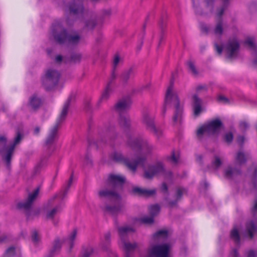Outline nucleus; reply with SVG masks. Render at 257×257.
<instances>
[{
	"label": "nucleus",
	"mask_w": 257,
	"mask_h": 257,
	"mask_svg": "<svg viewBox=\"0 0 257 257\" xmlns=\"http://www.w3.org/2000/svg\"><path fill=\"white\" fill-rule=\"evenodd\" d=\"M124 181L125 178L123 176L111 174L108 178L105 187L98 191V194L100 198H109L117 204L113 206L106 207V210L112 214H116L121 211V207L119 204L120 196L116 191L121 188Z\"/></svg>",
	"instance_id": "nucleus-1"
},
{
	"label": "nucleus",
	"mask_w": 257,
	"mask_h": 257,
	"mask_svg": "<svg viewBox=\"0 0 257 257\" xmlns=\"http://www.w3.org/2000/svg\"><path fill=\"white\" fill-rule=\"evenodd\" d=\"M167 108H171L173 110L172 121L174 124L180 123L183 112V105L181 103L178 94L175 91L173 83L171 82L168 87L165 98L164 107L163 113H165Z\"/></svg>",
	"instance_id": "nucleus-2"
},
{
	"label": "nucleus",
	"mask_w": 257,
	"mask_h": 257,
	"mask_svg": "<svg viewBox=\"0 0 257 257\" xmlns=\"http://www.w3.org/2000/svg\"><path fill=\"white\" fill-rule=\"evenodd\" d=\"M52 33L55 40L60 44H66L70 46L78 45L81 39V36L76 32L68 33L59 24L53 26Z\"/></svg>",
	"instance_id": "nucleus-3"
},
{
	"label": "nucleus",
	"mask_w": 257,
	"mask_h": 257,
	"mask_svg": "<svg viewBox=\"0 0 257 257\" xmlns=\"http://www.w3.org/2000/svg\"><path fill=\"white\" fill-rule=\"evenodd\" d=\"M117 230L119 236L118 245L125 252V257H132L134 251L138 247L136 242H131L127 239V234L134 231V229L128 226L118 227Z\"/></svg>",
	"instance_id": "nucleus-4"
},
{
	"label": "nucleus",
	"mask_w": 257,
	"mask_h": 257,
	"mask_svg": "<svg viewBox=\"0 0 257 257\" xmlns=\"http://www.w3.org/2000/svg\"><path fill=\"white\" fill-rule=\"evenodd\" d=\"M111 158L117 162L124 163L131 170L135 172L139 166H144L146 158L136 156V159L133 161H130L128 159L123 157L120 153L114 152L111 155Z\"/></svg>",
	"instance_id": "nucleus-5"
},
{
	"label": "nucleus",
	"mask_w": 257,
	"mask_h": 257,
	"mask_svg": "<svg viewBox=\"0 0 257 257\" xmlns=\"http://www.w3.org/2000/svg\"><path fill=\"white\" fill-rule=\"evenodd\" d=\"M60 78L59 72L54 69H48L42 78V84L47 91L52 90L58 84Z\"/></svg>",
	"instance_id": "nucleus-6"
},
{
	"label": "nucleus",
	"mask_w": 257,
	"mask_h": 257,
	"mask_svg": "<svg viewBox=\"0 0 257 257\" xmlns=\"http://www.w3.org/2000/svg\"><path fill=\"white\" fill-rule=\"evenodd\" d=\"M160 175H163L165 177L172 176L170 171L166 172L164 165L161 162L150 165L144 169V177L147 179H151L154 176Z\"/></svg>",
	"instance_id": "nucleus-7"
},
{
	"label": "nucleus",
	"mask_w": 257,
	"mask_h": 257,
	"mask_svg": "<svg viewBox=\"0 0 257 257\" xmlns=\"http://www.w3.org/2000/svg\"><path fill=\"white\" fill-rule=\"evenodd\" d=\"M128 145L136 152H143L146 153H151L155 149L154 147L150 144L147 140L142 138H130L127 141Z\"/></svg>",
	"instance_id": "nucleus-8"
},
{
	"label": "nucleus",
	"mask_w": 257,
	"mask_h": 257,
	"mask_svg": "<svg viewBox=\"0 0 257 257\" xmlns=\"http://www.w3.org/2000/svg\"><path fill=\"white\" fill-rule=\"evenodd\" d=\"M222 125L219 119L212 120L200 127L197 132V136L201 139L203 136H210L218 133Z\"/></svg>",
	"instance_id": "nucleus-9"
},
{
	"label": "nucleus",
	"mask_w": 257,
	"mask_h": 257,
	"mask_svg": "<svg viewBox=\"0 0 257 257\" xmlns=\"http://www.w3.org/2000/svg\"><path fill=\"white\" fill-rule=\"evenodd\" d=\"M253 220L248 221L246 225L244 235L252 239L254 234L257 232V200L255 201L252 210Z\"/></svg>",
	"instance_id": "nucleus-10"
},
{
	"label": "nucleus",
	"mask_w": 257,
	"mask_h": 257,
	"mask_svg": "<svg viewBox=\"0 0 257 257\" xmlns=\"http://www.w3.org/2000/svg\"><path fill=\"white\" fill-rule=\"evenodd\" d=\"M170 248L168 244L154 245L149 249V257H169Z\"/></svg>",
	"instance_id": "nucleus-11"
},
{
	"label": "nucleus",
	"mask_w": 257,
	"mask_h": 257,
	"mask_svg": "<svg viewBox=\"0 0 257 257\" xmlns=\"http://www.w3.org/2000/svg\"><path fill=\"white\" fill-rule=\"evenodd\" d=\"M39 192V189L38 188L35 189L32 193L29 195L28 198L26 201L20 202L17 204L18 207L19 209L25 210L28 216H29V213L31 210L32 204L37 197Z\"/></svg>",
	"instance_id": "nucleus-12"
},
{
	"label": "nucleus",
	"mask_w": 257,
	"mask_h": 257,
	"mask_svg": "<svg viewBox=\"0 0 257 257\" xmlns=\"http://www.w3.org/2000/svg\"><path fill=\"white\" fill-rule=\"evenodd\" d=\"M23 138V134L21 133L20 131H18L16 133V136L14 139L13 144L7 150L6 155L4 157V159L8 166H9L10 165L12 156L14 153L16 146L20 143Z\"/></svg>",
	"instance_id": "nucleus-13"
},
{
	"label": "nucleus",
	"mask_w": 257,
	"mask_h": 257,
	"mask_svg": "<svg viewBox=\"0 0 257 257\" xmlns=\"http://www.w3.org/2000/svg\"><path fill=\"white\" fill-rule=\"evenodd\" d=\"M201 30L202 32L208 33L212 32L215 36H220L223 32V23L222 20H219L216 23L215 27L213 30H211L210 28L204 24H202L200 25Z\"/></svg>",
	"instance_id": "nucleus-14"
},
{
	"label": "nucleus",
	"mask_w": 257,
	"mask_h": 257,
	"mask_svg": "<svg viewBox=\"0 0 257 257\" xmlns=\"http://www.w3.org/2000/svg\"><path fill=\"white\" fill-rule=\"evenodd\" d=\"M239 46V43L236 39H233L229 41L225 46V50L229 58H233L236 57Z\"/></svg>",
	"instance_id": "nucleus-15"
},
{
	"label": "nucleus",
	"mask_w": 257,
	"mask_h": 257,
	"mask_svg": "<svg viewBox=\"0 0 257 257\" xmlns=\"http://www.w3.org/2000/svg\"><path fill=\"white\" fill-rule=\"evenodd\" d=\"M57 197V195H55L53 198L49 200L45 207L46 216L47 218L52 219L58 213L61 211V207L60 206H56L53 208H49V206L52 203L53 201Z\"/></svg>",
	"instance_id": "nucleus-16"
},
{
	"label": "nucleus",
	"mask_w": 257,
	"mask_h": 257,
	"mask_svg": "<svg viewBox=\"0 0 257 257\" xmlns=\"http://www.w3.org/2000/svg\"><path fill=\"white\" fill-rule=\"evenodd\" d=\"M191 105L193 109L194 114L198 116L202 111V100L197 94H194L191 97Z\"/></svg>",
	"instance_id": "nucleus-17"
},
{
	"label": "nucleus",
	"mask_w": 257,
	"mask_h": 257,
	"mask_svg": "<svg viewBox=\"0 0 257 257\" xmlns=\"http://www.w3.org/2000/svg\"><path fill=\"white\" fill-rule=\"evenodd\" d=\"M149 209L151 216L144 217L141 219L142 221L146 224H151L154 222V216L159 213L160 207L158 205L155 204L150 206Z\"/></svg>",
	"instance_id": "nucleus-18"
},
{
	"label": "nucleus",
	"mask_w": 257,
	"mask_h": 257,
	"mask_svg": "<svg viewBox=\"0 0 257 257\" xmlns=\"http://www.w3.org/2000/svg\"><path fill=\"white\" fill-rule=\"evenodd\" d=\"M131 102L129 98H123L119 100L114 105L113 109L118 113H121L130 107Z\"/></svg>",
	"instance_id": "nucleus-19"
},
{
	"label": "nucleus",
	"mask_w": 257,
	"mask_h": 257,
	"mask_svg": "<svg viewBox=\"0 0 257 257\" xmlns=\"http://www.w3.org/2000/svg\"><path fill=\"white\" fill-rule=\"evenodd\" d=\"M70 99L69 98L64 103L61 112L58 116L56 122V125H58V126H60L61 123H62L66 119V116L67 115L69 107L70 106Z\"/></svg>",
	"instance_id": "nucleus-20"
},
{
	"label": "nucleus",
	"mask_w": 257,
	"mask_h": 257,
	"mask_svg": "<svg viewBox=\"0 0 257 257\" xmlns=\"http://www.w3.org/2000/svg\"><path fill=\"white\" fill-rule=\"evenodd\" d=\"M59 126L55 125L50 130L46 141L47 145H51L55 142L58 138V130Z\"/></svg>",
	"instance_id": "nucleus-21"
},
{
	"label": "nucleus",
	"mask_w": 257,
	"mask_h": 257,
	"mask_svg": "<svg viewBox=\"0 0 257 257\" xmlns=\"http://www.w3.org/2000/svg\"><path fill=\"white\" fill-rule=\"evenodd\" d=\"M111 244V233L107 232L104 233L103 237L101 239L100 245L104 250H109Z\"/></svg>",
	"instance_id": "nucleus-22"
},
{
	"label": "nucleus",
	"mask_w": 257,
	"mask_h": 257,
	"mask_svg": "<svg viewBox=\"0 0 257 257\" xmlns=\"http://www.w3.org/2000/svg\"><path fill=\"white\" fill-rule=\"evenodd\" d=\"M133 192L141 196L148 197L155 195L156 193V190L155 189H147L136 187L133 189Z\"/></svg>",
	"instance_id": "nucleus-23"
},
{
	"label": "nucleus",
	"mask_w": 257,
	"mask_h": 257,
	"mask_svg": "<svg viewBox=\"0 0 257 257\" xmlns=\"http://www.w3.org/2000/svg\"><path fill=\"white\" fill-rule=\"evenodd\" d=\"M135 75V71L132 68H130L124 71L121 76L120 80L123 84L127 83L128 81L133 79Z\"/></svg>",
	"instance_id": "nucleus-24"
},
{
	"label": "nucleus",
	"mask_w": 257,
	"mask_h": 257,
	"mask_svg": "<svg viewBox=\"0 0 257 257\" xmlns=\"http://www.w3.org/2000/svg\"><path fill=\"white\" fill-rule=\"evenodd\" d=\"M240 174L239 169H235L229 166L224 170L225 177L227 179H233Z\"/></svg>",
	"instance_id": "nucleus-25"
},
{
	"label": "nucleus",
	"mask_w": 257,
	"mask_h": 257,
	"mask_svg": "<svg viewBox=\"0 0 257 257\" xmlns=\"http://www.w3.org/2000/svg\"><path fill=\"white\" fill-rule=\"evenodd\" d=\"M143 123L146 125L148 130H150L155 125L154 123V118L148 113H145L143 117Z\"/></svg>",
	"instance_id": "nucleus-26"
},
{
	"label": "nucleus",
	"mask_w": 257,
	"mask_h": 257,
	"mask_svg": "<svg viewBox=\"0 0 257 257\" xmlns=\"http://www.w3.org/2000/svg\"><path fill=\"white\" fill-rule=\"evenodd\" d=\"M119 124L120 127L124 130L130 128L131 120L129 116L126 114H121L119 119Z\"/></svg>",
	"instance_id": "nucleus-27"
},
{
	"label": "nucleus",
	"mask_w": 257,
	"mask_h": 257,
	"mask_svg": "<svg viewBox=\"0 0 257 257\" xmlns=\"http://www.w3.org/2000/svg\"><path fill=\"white\" fill-rule=\"evenodd\" d=\"M245 44L252 51V54L256 58V59L254 60V63L257 65L256 45L255 43L254 39L252 38H247L245 41Z\"/></svg>",
	"instance_id": "nucleus-28"
},
{
	"label": "nucleus",
	"mask_w": 257,
	"mask_h": 257,
	"mask_svg": "<svg viewBox=\"0 0 257 257\" xmlns=\"http://www.w3.org/2000/svg\"><path fill=\"white\" fill-rule=\"evenodd\" d=\"M187 192L185 188L179 187L176 189V192L175 194V200L174 201L169 202V205L171 206H173L176 205L177 202L181 198L183 195Z\"/></svg>",
	"instance_id": "nucleus-29"
},
{
	"label": "nucleus",
	"mask_w": 257,
	"mask_h": 257,
	"mask_svg": "<svg viewBox=\"0 0 257 257\" xmlns=\"http://www.w3.org/2000/svg\"><path fill=\"white\" fill-rule=\"evenodd\" d=\"M77 236V230L74 229L72 232L69 234L68 238L64 241V243L70 246L71 249L74 245V241Z\"/></svg>",
	"instance_id": "nucleus-30"
},
{
	"label": "nucleus",
	"mask_w": 257,
	"mask_h": 257,
	"mask_svg": "<svg viewBox=\"0 0 257 257\" xmlns=\"http://www.w3.org/2000/svg\"><path fill=\"white\" fill-rule=\"evenodd\" d=\"M69 10L70 12L73 14H78L83 11V8L81 4L79 2L78 3H73L70 5Z\"/></svg>",
	"instance_id": "nucleus-31"
},
{
	"label": "nucleus",
	"mask_w": 257,
	"mask_h": 257,
	"mask_svg": "<svg viewBox=\"0 0 257 257\" xmlns=\"http://www.w3.org/2000/svg\"><path fill=\"white\" fill-rule=\"evenodd\" d=\"M41 103V99L35 95L31 96L29 100V105L34 110L39 107Z\"/></svg>",
	"instance_id": "nucleus-32"
},
{
	"label": "nucleus",
	"mask_w": 257,
	"mask_h": 257,
	"mask_svg": "<svg viewBox=\"0 0 257 257\" xmlns=\"http://www.w3.org/2000/svg\"><path fill=\"white\" fill-rule=\"evenodd\" d=\"M111 92H112V89H111V86H110V84H107L104 91H103V92L102 93V94L101 95L100 98L99 99V100L98 101V103H97L98 106H99L100 103L102 101H103L104 100H106L109 98Z\"/></svg>",
	"instance_id": "nucleus-33"
},
{
	"label": "nucleus",
	"mask_w": 257,
	"mask_h": 257,
	"mask_svg": "<svg viewBox=\"0 0 257 257\" xmlns=\"http://www.w3.org/2000/svg\"><path fill=\"white\" fill-rule=\"evenodd\" d=\"M231 238L234 240L236 244H239L240 241V237L239 234L238 229L236 227H234L230 232Z\"/></svg>",
	"instance_id": "nucleus-34"
},
{
	"label": "nucleus",
	"mask_w": 257,
	"mask_h": 257,
	"mask_svg": "<svg viewBox=\"0 0 257 257\" xmlns=\"http://www.w3.org/2000/svg\"><path fill=\"white\" fill-rule=\"evenodd\" d=\"M235 160L237 164L242 165L245 163L246 159L244 154L241 151H239L235 156Z\"/></svg>",
	"instance_id": "nucleus-35"
},
{
	"label": "nucleus",
	"mask_w": 257,
	"mask_h": 257,
	"mask_svg": "<svg viewBox=\"0 0 257 257\" xmlns=\"http://www.w3.org/2000/svg\"><path fill=\"white\" fill-rule=\"evenodd\" d=\"M167 236L168 231L166 230H159L154 235V238L158 240L165 239Z\"/></svg>",
	"instance_id": "nucleus-36"
},
{
	"label": "nucleus",
	"mask_w": 257,
	"mask_h": 257,
	"mask_svg": "<svg viewBox=\"0 0 257 257\" xmlns=\"http://www.w3.org/2000/svg\"><path fill=\"white\" fill-rule=\"evenodd\" d=\"M189 71L193 75L196 76L198 74V71L196 67L194 62L192 61H189L187 63Z\"/></svg>",
	"instance_id": "nucleus-37"
},
{
	"label": "nucleus",
	"mask_w": 257,
	"mask_h": 257,
	"mask_svg": "<svg viewBox=\"0 0 257 257\" xmlns=\"http://www.w3.org/2000/svg\"><path fill=\"white\" fill-rule=\"evenodd\" d=\"M222 161L221 158L215 155L212 161V168L215 170H217L222 165Z\"/></svg>",
	"instance_id": "nucleus-38"
},
{
	"label": "nucleus",
	"mask_w": 257,
	"mask_h": 257,
	"mask_svg": "<svg viewBox=\"0 0 257 257\" xmlns=\"http://www.w3.org/2000/svg\"><path fill=\"white\" fill-rule=\"evenodd\" d=\"M96 25V21L95 18L86 20L85 22V28L88 30L92 29Z\"/></svg>",
	"instance_id": "nucleus-39"
},
{
	"label": "nucleus",
	"mask_w": 257,
	"mask_h": 257,
	"mask_svg": "<svg viewBox=\"0 0 257 257\" xmlns=\"http://www.w3.org/2000/svg\"><path fill=\"white\" fill-rule=\"evenodd\" d=\"M72 181H73V175H72L69 180L68 182L67 183V185L65 187L64 190L62 193H61V194H60V196L62 199L64 198L65 197V196L66 195V194L69 190V189L70 188V187L72 183Z\"/></svg>",
	"instance_id": "nucleus-40"
},
{
	"label": "nucleus",
	"mask_w": 257,
	"mask_h": 257,
	"mask_svg": "<svg viewBox=\"0 0 257 257\" xmlns=\"http://www.w3.org/2000/svg\"><path fill=\"white\" fill-rule=\"evenodd\" d=\"M150 131L152 132L156 137L160 138L162 136L163 131L159 127H156L155 125L153 127Z\"/></svg>",
	"instance_id": "nucleus-41"
},
{
	"label": "nucleus",
	"mask_w": 257,
	"mask_h": 257,
	"mask_svg": "<svg viewBox=\"0 0 257 257\" xmlns=\"http://www.w3.org/2000/svg\"><path fill=\"white\" fill-rule=\"evenodd\" d=\"M93 252V249L91 247L83 248L82 252V257H90Z\"/></svg>",
	"instance_id": "nucleus-42"
},
{
	"label": "nucleus",
	"mask_w": 257,
	"mask_h": 257,
	"mask_svg": "<svg viewBox=\"0 0 257 257\" xmlns=\"http://www.w3.org/2000/svg\"><path fill=\"white\" fill-rule=\"evenodd\" d=\"M62 243V241H61L60 239H56L55 240L54 244H53V248L52 249V252H54L59 250L60 248H61Z\"/></svg>",
	"instance_id": "nucleus-43"
},
{
	"label": "nucleus",
	"mask_w": 257,
	"mask_h": 257,
	"mask_svg": "<svg viewBox=\"0 0 257 257\" xmlns=\"http://www.w3.org/2000/svg\"><path fill=\"white\" fill-rule=\"evenodd\" d=\"M6 144V137L5 136H0V153L5 150Z\"/></svg>",
	"instance_id": "nucleus-44"
},
{
	"label": "nucleus",
	"mask_w": 257,
	"mask_h": 257,
	"mask_svg": "<svg viewBox=\"0 0 257 257\" xmlns=\"http://www.w3.org/2000/svg\"><path fill=\"white\" fill-rule=\"evenodd\" d=\"M32 239L34 243H37L40 240V237L38 232L36 230L33 231L32 234Z\"/></svg>",
	"instance_id": "nucleus-45"
},
{
	"label": "nucleus",
	"mask_w": 257,
	"mask_h": 257,
	"mask_svg": "<svg viewBox=\"0 0 257 257\" xmlns=\"http://www.w3.org/2000/svg\"><path fill=\"white\" fill-rule=\"evenodd\" d=\"M82 58L80 54H74L71 56V61L73 62L76 63L80 62Z\"/></svg>",
	"instance_id": "nucleus-46"
},
{
	"label": "nucleus",
	"mask_w": 257,
	"mask_h": 257,
	"mask_svg": "<svg viewBox=\"0 0 257 257\" xmlns=\"http://www.w3.org/2000/svg\"><path fill=\"white\" fill-rule=\"evenodd\" d=\"M208 87L206 84H199L196 87V91L197 93L201 91H206Z\"/></svg>",
	"instance_id": "nucleus-47"
},
{
	"label": "nucleus",
	"mask_w": 257,
	"mask_h": 257,
	"mask_svg": "<svg viewBox=\"0 0 257 257\" xmlns=\"http://www.w3.org/2000/svg\"><path fill=\"white\" fill-rule=\"evenodd\" d=\"M233 138V135L232 133L229 132L226 133L224 136V140L226 142L230 143Z\"/></svg>",
	"instance_id": "nucleus-48"
},
{
	"label": "nucleus",
	"mask_w": 257,
	"mask_h": 257,
	"mask_svg": "<svg viewBox=\"0 0 257 257\" xmlns=\"http://www.w3.org/2000/svg\"><path fill=\"white\" fill-rule=\"evenodd\" d=\"M15 254V248L11 247L9 248L6 252V255L7 257H10L14 255Z\"/></svg>",
	"instance_id": "nucleus-49"
},
{
	"label": "nucleus",
	"mask_w": 257,
	"mask_h": 257,
	"mask_svg": "<svg viewBox=\"0 0 257 257\" xmlns=\"http://www.w3.org/2000/svg\"><path fill=\"white\" fill-rule=\"evenodd\" d=\"M249 127V124L245 121H241L239 123V127L242 131H245Z\"/></svg>",
	"instance_id": "nucleus-50"
},
{
	"label": "nucleus",
	"mask_w": 257,
	"mask_h": 257,
	"mask_svg": "<svg viewBox=\"0 0 257 257\" xmlns=\"http://www.w3.org/2000/svg\"><path fill=\"white\" fill-rule=\"evenodd\" d=\"M246 257H256L257 253L253 250H249L246 252Z\"/></svg>",
	"instance_id": "nucleus-51"
},
{
	"label": "nucleus",
	"mask_w": 257,
	"mask_h": 257,
	"mask_svg": "<svg viewBox=\"0 0 257 257\" xmlns=\"http://www.w3.org/2000/svg\"><path fill=\"white\" fill-rule=\"evenodd\" d=\"M116 75L115 73L114 69L113 71L112 72L111 76H110V77L109 78V81H108V82L107 83V84H110V86H111V83L116 78Z\"/></svg>",
	"instance_id": "nucleus-52"
},
{
	"label": "nucleus",
	"mask_w": 257,
	"mask_h": 257,
	"mask_svg": "<svg viewBox=\"0 0 257 257\" xmlns=\"http://www.w3.org/2000/svg\"><path fill=\"white\" fill-rule=\"evenodd\" d=\"M110 14L111 11L109 9L103 10L102 12V16L103 18L109 17L110 15Z\"/></svg>",
	"instance_id": "nucleus-53"
},
{
	"label": "nucleus",
	"mask_w": 257,
	"mask_h": 257,
	"mask_svg": "<svg viewBox=\"0 0 257 257\" xmlns=\"http://www.w3.org/2000/svg\"><path fill=\"white\" fill-rule=\"evenodd\" d=\"M120 58L118 56H115L113 60V69H115L118 63L120 62Z\"/></svg>",
	"instance_id": "nucleus-54"
},
{
	"label": "nucleus",
	"mask_w": 257,
	"mask_h": 257,
	"mask_svg": "<svg viewBox=\"0 0 257 257\" xmlns=\"http://www.w3.org/2000/svg\"><path fill=\"white\" fill-rule=\"evenodd\" d=\"M257 172L255 171V175L253 180V184L254 188L255 190H257Z\"/></svg>",
	"instance_id": "nucleus-55"
},
{
	"label": "nucleus",
	"mask_w": 257,
	"mask_h": 257,
	"mask_svg": "<svg viewBox=\"0 0 257 257\" xmlns=\"http://www.w3.org/2000/svg\"><path fill=\"white\" fill-rule=\"evenodd\" d=\"M170 160L172 163L174 164H176L178 162V158L175 157L174 153L172 154L171 156L170 157Z\"/></svg>",
	"instance_id": "nucleus-56"
},
{
	"label": "nucleus",
	"mask_w": 257,
	"mask_h": 257,
	"mask_svg": "<svg viewBox=\"0 0 257 257\" xmlns=\"http://www.w3.org/2000/svg\"><path fill=\"white\" fill-rule=\"evenodd\" d=\"M215 48L218 54H221L222 51V48L221 46H219L217 44H215Z\"/></svg>",
	"instance_id": "nucleus-57"
},
{
	"label": "nucleus",
	"mask_w": 257,
	"mask_h": 257,
	"mask_svg": "<svg viewBox=\"0 0 257 257\" xmlns=\"http://www.w3.org/2000/svg\"><path fill=\"white\" fill-rule=\"evenodd\" d=\"M237 141L240 145H242L244 141V138L243 136H239L237 138Z\"/></svg>",
	"instance_id": "nucleus-58"
},
{
	"label": "nucleus",
	"mask_w": 257,
	"mask_h": 257,
	"mask_svg": "<svg viewBox=\"0 0 257 257\" xmlns=\"http://www.w3.org/2000/svg\"><path fill=\"white\" fill-rule=\"evenodd\" d=\"M231 255L232 257H238V252L237 249H233L232 252L231 253Z\"/></svg>",
	"instance_id": "nucleus-59"
},
{
	"label": "nucleus",
	"mask_w": 257,
	"mask_h": 257,
	"mask_svg": "<svg viewBox=\"0 0 257 257\" xmlns=\"http://www.w3.org/2000/svg\"><path fill=\"white\" fill-rule=\"evenodd\" d=\"M218 100L219 101L226 102L227 98L222 95H220L218 97Z\"/></svg>",
	"instance_id": "nucleus-60"
},
{
	"label": "nucleus",
	"mask_w": 257,
	"mask_h": 257,
	"mask_svg": "<svg viewBox=\"0 0 257 257\" xmlns=\"http://www.w3.org/2000/svg\"><path fill=\"white\" fill-rule=\"evenodd\" d=\"M7 239V237L5 235H3L0 236V243L5 242Z\"/></svg>",
	"instance_id": "nucleus-61"
},
{
	"label": "nucleus",
	"mask_w": 257,
	"mask_h": 257,
	"mask_svg": "<svg viewBox=\"0 0 257 257\" xmlns=\"http://www.w3.org/2000/svg\"><path fill=\"white\" fill-rule=\"evenodd\" d=\"M40 132V128L38 126H37L35 128L34 131V133L36 135H38Z\"/></svg>",
	"instance_id": "nucleus-62"
},
{
	"label": "nucleus",
	"mask_w": 257,
	"mask_h": 257,
	"mask_svg": "<svg viewBox=\"0 0 257 257\" xmlns=\"http://www.w3.org/2000/svg\"><path fill=\"white\" fill-rule=\"evenodd\" d=\"M62 59H63V58H62V56L58 55L56 56L55 60H56V62L59 63L62 61Z\"/></svg>",
	"instance_id": "nucleus-63"
},
{
	"label": "nucleus",
	"mask_w": 257,
	"mask_h": 257,
	"mask_svg": "<svg viewBox=\"0 0 257 257\" xmlns=\"http://www.w3.org/2000/svg\"><path fill=\"white\" fill-rule=\"evenodd\" d=\"M162 190L164 192H166L168 190V187L165 183H163L162 186Z\"/></svg>",
	"instance_id": "nucleus-64"
}]
</instances>
